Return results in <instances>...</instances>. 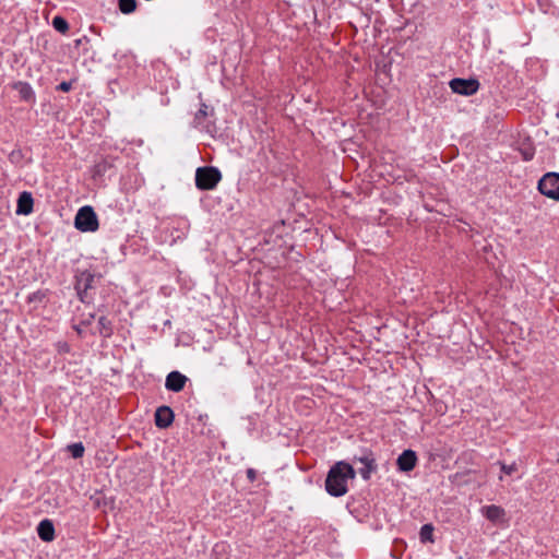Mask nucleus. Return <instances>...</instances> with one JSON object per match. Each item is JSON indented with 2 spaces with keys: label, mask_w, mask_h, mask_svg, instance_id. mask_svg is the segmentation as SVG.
Returning a JSON list of instances; mask_svg holds the SVG:
<instances>
[{
  "label": "nucleus",
  "mask_w": 559,
  "mask_h": 559,
  "mask_svg": "<svg viewBox=\"0 0 559 559\" xmlns=\"http://www.w3.org/2000/svg\"><path fill=\"white\" fill-rule=\"evenodd\" d=\"M68 451L73 459H81L84 455V445L82 442H75L68 445Z\"/></svg>",
  "instance_id": "19"
},
{
  "label": "nucleus",
  "mask_w": 559,
  "mask_h": 559,
  "mask_svg": "<svg viewBox=\"0 0 559 559\" xmlns=\"http://www.w3.org/2000/svg\"><path fill=\"white\" fill-rule=\"evenodd\" d=\"M483 515L492 523H500L504 521L506 511L496 504L486 506L481 510Z\"/></svg>",
  "instance_id": "13"
},
{
  "label": "nucleus",
  "mask_w": 559,
  "mask_h": 559,
  "mask_svg": "<svg viewBox=\"0 0 559 559\" xmlns=\"http://www.w3.org/2000/svg\"><path fill=\"white\" fill-rule=\"evenodd\" d=\"M356 477L354 467L344 461L335 463L329 471L325 479V490L332 497H342L347 493L348 479Z\"/></svg>",
  "instance_id": "1"
},
{
  "label": "nucleus",
  "mask_w": 559,
  "mask_h": 559,
  "mask_svg": "<svg viewBox=\"0 0 559 559\" xmlns=\"http://www.w3.org/2000/svg\"><path fill=\"white\" fill-rule=\"evenodd\" d=\"M419 539L421 543L433 542V526L431 524H425L420 527Z\"/></svg>",
  "instance_id": "17"
},
{
  "label": "nucleus",
  "mask_w": 559,
  "mask_h": 559,
  "mask_svg": "<svg viewBox=\"0 0 559 559\" xmlns=\"http://www.w3.org/2000/svg\"><path fill=\"white\" fill-rule=\"evenodd\" d=\"M519 151L523 157L524 160L528 162L533 159L535 155V147L533 146L531 141H525L521 143Z\"/></svg>",
  "instance_id": "16"
},
{
  "label": "nucleus",
  "mask_w": 559,
  "mask_h": 559,
  "mask_svg": "<svg viewBox=\"0 0 559 559\" xmlns=\"http://www.w3.org/2000/svg\"><path fill=\"white\" fill-rule=\"evenodd\" d=\"M57 349L59 353H69L70 352V345L67 342H58L57 343Z\"/></svg>",
  "instance_id": "24"
},
{
  "label": "nucleus",
  "mask_w": 559,
  "mask_h": 559,
  "mask_svg": "<svg viewBox=\"0 0 559 559\" xmlns=\"http://www.w3.org/2000/svg\"><path fill=\"white\" fill-rule=\"evenodd\" d=\"M174 417V412L169 406H159L155 412V425L160 429L168 428L173 424Z\"/></svg>",
  "instance_id": "11"
},
{
  "label": "nucleus",
  "mask_w": 559,
  "mask_h": 559,
  "mask_svg": "<svg viewBox=\"0 0 559 559\" xmlns=\"http://www.w3.org/2000/svg\"><path fill=\"white\" fill-rule=\"evenodd\" d=\"M52 26L56 31L62 34H64L69 29V24L67 20L59 15L52 19Z\"/></svg>",
  "instance_id": "20"
},
{
  "label": "nucleus",
  "mask_w": 559,
  "mask_h": 559,
  "mask_svg": "<svg viewBox=\"0 0 559 559\" xmlns=\"http://www.w3.org/2000/svg\"><path fill=\"white\" fill-rule=\"evenodd\" d=\"M37 534L39 538L44 542H51L55 539V526L53 523L45 519L39 522L37 526Z\"/></svg>",
  "instance_id": "14"
},
{
  "label": "nucleus",
  "mask_w": 559,
  "mask_h": 559,
  "mask_svg": "<svg viewBox=\"0 0 559 559\" xmlns=\"http://www.w3.org/2000/svg\"><path fill=\"white\" fill-rule=\"evenodd\" d=\"M56 88H57V91H60V92H63V93H68L72 88V83L63 81Z\"/></svg>",
  "instance_id": "23"
},
{
  "label": "nucleus",
  "mask_w": 559,
  "mask_h": 559,
  "mask_svg": "<svg viewBox=\"0 0 559 559\" xmlns=\"http://www.w3.org/2000/svg\"><path fill=\"white\" fill-rule=\"evenodd\" d=\"M34 200L32 193L23 191L17 199L16 213L19 215H29L33 212Z\"/></svg>",
  "instance_id": "12"
},
{
  "label": "nucleus",
  "mask_w": 559,
  "mask_h": 559,
  "mask_svg": "<svg viewBox=\"0 0 559 559\" xmlns=\"http://www.w3.org/2000/svg\"><path fill=\"white\" fill-rule=\"evenodd\" d=\"M12 88L19 93V97L22 102L32 105L36 103L35 91L28 82L16 81L12 84Z\"/></svg>",
  "instance_id": "8"
},
{
  "label": "nucleus",
  "mask_w": 559,
  "mask_h": 559,
  "mask_svg": "<svg viewBox=\"0 0 559 559\" xmlns=\"http://www.w3.org/2000/svg\"><path fill=\"white\" fill-rule=\"evenodd\" d=\"M498 464L500 465L501 471L507 475L513 474L518 468L515 463L506 464V463L499 462Z\"/></svg>",
  "instance_id": "22"
},
{
  "label": "nucleus",
  "mask_w": 559,
  "mask_h": 559,
  "mask_svg": "<svg viewBox=\"0 0 559 559\" xmlns=\"http://www.w3.org/2000/svg\"><path fill=\"white\" fill-rule=\"evenodd\" d=\"M353 462L362 465V467L358 469V473L364 480H369L378 468L376 455L369 448H361L359 452L353 456Z\"/></svg>",
  "instance_id": "5"
},
{
  "label": "nucleus",
  "mask_w": 559,
  "mask_h": 559,
  "mask_svg": "<svg viewBox=\"0 0 559 559\" xmlns=\"http://www.w3.org/2000/svg\"><path fill=\"white\" fill-rule=\"evenodd\" d=\"M107 163H98L97 165H95V174H98V175H102L104 174L106 170H107Z\"/></svg>",
  "instance_id": "25"
},
{
  "label": "nucleus",
  "mask_w": 559,
  "mask_h": 559,
  "mask_svg": "<svg viewBox=\"0 0 559 559\" xmlns=\"http://www.w3.org/2000/svg\"><path fill=\"white\" fill-rule=\"evenodd\" d=\"M74 226L82 233H94L98 229V218L94 209L90 205L79 209L74 217Z\"/></svg>",
  "instance_id": "3"
},
{
  "label": "nucleus",
  "mask_w": 559,
  "mask_h": 559,
  "mask_svg": "<svg viewBox=\"0 0 559 559\" xmlns=\"http://www.w3.org/2000/svg\"><path fill=\"white\" fill-rule=\"evenodd\" d=\"M538 190L545 197L559 201V174H545L538 181Z\"/></svg>",
  "instance_id": "6"
},
{
  "label": "nucleus",
  "mask_w": 559,
  "mask_h": 559,
  "mask_svg": "<svg viewBox=\"0 0 559 559\" xmlns=\"http://www.w3.org/2000/svg\"><path fill=\"white\" fill-rule=\"evenodd\" d=\"M119 10L124 14H130L136 9L135 0H119L118 2Z\"/></svg>",
  "instance_id": "18"
},
{
  "label": "nucleus",
  "mask_w": 559,
  "mask_h": 559,
  "mask_svg": "<svg viewBox=\"0 0 559 559\" xmlns=\"http://www.w3.org/2000/svg\"><path fill=\"white\" fill-rule=\"evenodd\" d=\"M75 290L82 302L88 304L92 301L93 296L91 290L94 289L96 275L90 270H80L75 272Z\"/></svg>",
  "instance_id": "2"
},
{
  "label": "nucleus",
  "mask_w": 559,
  "mask_h": 559,
  "mask_svg": "<svg viewBox=\"0 0 559 559\" xmlns=\"http://www.w3.org/2000/svg\"><path fill=\"white\" fill-rule=\"evenodd\" d=\"M417 461L418 459L415 451L411 449L404 450L397 457V468L401 472H411L415 468Z\"/></svg>",
  "instance_id": "9"
},
{
  "label": "nucleus",
  "mask_w": 559,
  "mask_h": 559,
  "mask_svg": "<svg viewBox=\"0 0 559 559\" xmlns=\"http://www.w3.org/2000/svg\"><path fill=\"white\" fill-rule=\"evenodd\" d=\"M188 378L179 371H171L167 374L165 388L171 392H180L183 390Z\"/></svg>",
  "instance_id": "10"
},
{
  "label": "nucleus",
  "mask_w": 559,
  "mask_h": 559,
  "mask_svg": "<svg viewBox=\"0 0 559 559\" xmlns=\"http://www.w3.org/2000/svg\"><path fill=\"white\" fill-rule=\"evenodd\" d=\"M207 116V106L205 104H201L200 109L197 111L194 116V122L200 123L202 119Z\"/></svg>",
  "instance_id": "21"
},
{
  "label": "nucleus",
  "mask_w": 559,
  "mask_h": 559,
  "mask_svg": "<svg viewBox=\"0 0 559 559\" xmlns=\"http://www.w3.org/2000/svg\"><path fill=\"white\" fill-rule=\"evenodd\" d=\"M97 329L99 334L104 337H109L112 334V323L105 316L99 317L97 321Z\"/></svg>",
  "instance_id": "15"
},
{
  "label": "nucleus",
  "mask_w": 559,
  "mask_h": 559,
  "mask_svg": "<svg viewBox=\"0 0 559 559\" xmlns=\"http://www.w3.org/2000/svg\"><path fill=\"white\" fill-rule=\"evenodd\" d=\"M221 179V171L212 166L199 167L195 171V186L199 190H213Z\"/></svg>",
  "instance_id": "4"
},
{
  "label": "nucleus",
  "mask_w": 559,
  "mask_h": 559,
  "mask_svg": "<svg viewBox=\"0 0 559 559\" xmlns=\"http://www.w3.org/2000/svg\"><path fill=\"white\" fill-rule=\"evenodd\" d=\"M246 474L250 483H253L257 479L258 473L254 468H248Z\"/></svg>",
  "instance_id": "26"
},
{
  "label": "nucleus",
  "mask_w": 559,
  "mask_h": 559,
  "mask_svg": "<svg viewBox=\"0 0 559 559\" xmlns=\"http://www.w3.org/2000/svg\"><path fill=\"white\" fill-rule=\"evenodd\" d=\"M451 90L455 94L471 96L478 92L479 82L476 79H452L449 83Z\"/></svg>",
  "instance_id": "7"
}]
</instances>
